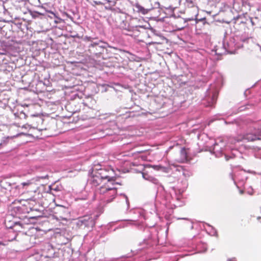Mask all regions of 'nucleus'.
I'll use <instances>...</instances> for the list:
<instances>
[{
  "label": "nucleus",
  "instance_id": "4",
  "mask_svg": "<svg viewBox=\"0 0 261 261\" xmlns=\"http://www.w3.org/2000/svg\"><path fill=\"white\" fill-rule=\"evenodd\" d=\"M116 25L122 30L130 31L131 29L127 24V21L124 20H120V17L119 14L115 15Z\"/></svg>",
  "mask_w": 261,
  "mask_h": 261
},
{
  "label": "nucleus",
  "instance_id": "10",
  "mask_svg": "<svg viewBox=\"0 0 261 261\" xmlns=\"http://www.w3.org/2000/svg\"><path fill=\"white\" fill-rule=\"evenodd\" d=\"M136 7L138 9V12L141 13L143 14H146L148 13V10L145 9L140 5H137Z\"/></svg>",
  "mask_w": 261,
  "mask_h": 261
},
{
  "label": "nucleus",
  "instance_id": "13",
  "mask_svg": "<svg viewBox=\"0 0 261 261\" xmlns=\"http://www.w3.org/2000/svg\"><path fill=\"white\" fill-rule=\"evenodd\" d=\"M31 184V182H30V181H28L27 182H24L21 184V185H22L23 187L28 186L30 185Z\"/></svg>",
  "mask_w": 261,
  "mask_h": 261
},
{
  "label": "nucleus",
  "instance_id": "5",
  "mask_svg": "<svg viewBox=\"0 0 261 261\" xmlns=\"http://www.w3.org/2000/svg\"><path fill=\"white\" fill-rule=\"evenodd\" d=\"M103 49L104 48L97 43H92L89 46V51L96 55L100 54Z\"/></svg>",
  "mask_w": 261,
  "mask_h": 261
},
{
  "label": "nucleus",
  "instance_id": "7",
  "mask_svg": "<svg viewBox=\"0 0 261 261\" xmlns=\"http://www.w3.org/2000/svg\"><path fill=\"white\" fill-rule=\"evenodd\" d=\"M112 184L115 185L116 184H118V183L115 182H107L105 183L103 185L101 186L99 188L98 192L99 194L105 196L112 187Z\"/></svg>",
  "mask_w": 261,
  "mask_h": 261
},
{
  "label": "nucleus",
  "instance_id": "18",
  "mask_svg": "<svg viewBox=\"0 0 261 261\" xmlns=\"http://www.w3.org/2000/svg\"><path fill=\"white\" fill-rule=\"evenodd\" d=\"M0 245H4L5 244L3 242H0Z\"/></svg>",
  "mask_w": 261,
  "mask_h": 261
},
{
  "label": "nucleus",
  "instance_id": "11",
  "mask_svg": "<svg viewBox=\"0 0 261 261\" xmlns=\"http://www.w3.org/2000/svg\"><path fill=\"white\" fill-rule=\"evenodd\" d=\"M198 22H201L203 24H208L206 21V18H201V19H198V20H196V22L198 23Z\"/></svg>",
  "mask_w": 261,
  "mask_h": 261
},
{
  "label": "nucleus",
  "instance_id": "16",
  "mask_svg": "<svg viewBox=\"0 0 261 261\" xmlns=\"http://www.w3.org/2000/svg\"><path fill=\"white\" fill-rule=\"evenodd\" d=\"M29 135H31V136H32L35 137V135H36V134H35L31 133V134H29Z\"/></svg>",
  "mask_w": 261,
  "mask_h": 261
},
{
  "label": "nucleus",
  "instance_id": "20",
  "mask_svg": "<svg viewBox=\"0 0 261 261\" xmlns=\"http://www.w3.org/2000/svg\"><path fill=\"white\" fill-rule=\"evenodd\" d=\"M2 140L0 139V146L2 145Z\"/></svg>",
  "mask_w": 261,
  "mask_h": 261
},
{
  "label": "nucleus",
  "instance_id": "1",
  "mask_svg": "<svg viewBox=\"0 0 261 261\" xmlns=\"http://www.w3.org/2000/svg\"><path fill=\"white\" fill-rule=\"evenodd\" d=\"M96 218L97 216L93 217L91 215L80 217L76 222V226L81 229L92 228L95 225Z\"/></svg>",
  "mask_w": 261,
  "mask_h": 261
},
{
  "label": "nucleus",
  "instance_id": "9",
  "mask_svg": "<svg viewBox=\"0 0 261 261\" xmlns=\"http://www.w3.org/2000/svg\"><path fill=\"white\" fill-rule=\"evenodd\" d=\"M102 181V180L101 178L99 175H98V173L97 171H95L94 173H93L91 179L92 184L94 186H97L101 184Z\"/></svg>",
  "mask_w": 261,
  "mask_h": 261
},
{
  "label": "nucleus",
  "instance_id": "12",
  "mask_svg": "<svg viewBox=\"0 0 261 261\" xmlns=\"http://www.w3.org/2000/svg\"><path fill=\"white\" fill-rule=\"evenodd\" d=\"M36 129L39 130V131H41V130H46L47 128L46 127H41V126H39V125H37L36 127Z\"/></svg>",
  "mask_w": 261,
  "mask_h": 261
},
{
  "label": "nucleus",
  "instance_id": "2",
  "mask_svg": "<svg viewBox=\"0 0 261 261\" xmlns=\"http://www.w3.org/2000/svg\"><path fill=\"white\" fill-rule=\"evenodd\" d=\"M184 6L186 8L187 13L190 15L189 20L196 19L198 13V8L192 0H185Z\"/></svg>",
  "mask_w": 261,
  "mask_h": 261
},
{
  "label": "nucleus",
  "instance_id": "17",
  "mask_svg": "<svg viewBox=\"0 0 261 261\" xmlns=\"http://www.w3.org/2000/svg\"><path fill=\"white\" fill-rule=\"evenodd\" d=\"M31 129H32V130H34L35 129V127H33L32 128H30V130Z\"/></svg>",
  "mask_w": 261,
  "mask_h": 261
},
{
  "label": "nucleus",
  "instance_id": "6",
  "mask_svg": "<svg viewBox=\"0 0 261 261\" xmlns=\"http://www.w3.org/2000/svg\"><path fill=\"white\" fill-rule=\"evenodd\" d=\"M112 187L105 195V198H107V201L108 202H111L115 198L117 193V188H116L113 184H112Z\"/></svg>",
  "mask_w": 261,
  "mask_h": 261
},
{
  "label": "nucleus",
  "instance_id": "8",
  "mask_svg": "<svg viewBox=\"0 0 261 261\" xmlns=\"http://www.w3.org/2000/svg\"><path fill=\"white\" fill-rule=\"evenodd\" d=\"M178 163H185L188 161V155L186 149L183 147L180 151V156L176 159Z\"/></svg>",
  "mask_w": 261,
  "mask_h": 261
},
{
  "label": "nucleus",
  "instance_id": "3",
  "mask_svg": "<svg viewBox=\"0 0 261 261\" xmlns=\"http://www.w3.org/2000/svg\"><path fill=\"white\" fill-rule=\"evenodd\" d=\"M98 175L100 176L102 180L107 179V182H115L116 178L115 176H112V170H108L105 169H100L97 170Z\"/></svg>",
  "mask_w": 261,
  "mask_h": 261
},
{
  "label": "nucleus",
  "instance_id": "15",
  "mask_svg": "<svg viewBox=\"0 0 261 261\" xmlns=\"http://www.w3.org/2000/svg\"><path fill=\"white\" fill-rule=\"evenodd\" d=\"M35 121L36 122H38V123L40 122L42 123L43 122V120L41 118H38Z\"/></svg>",
  "mask_w": 261,
  "mask_h": 261
},
{
  "label": "nucleus",
  "instance_id": "14",
  "mask_svg": "<svg viewBox=\"0 0 261 261\" xmlns=\"http://www.w3.org/2000/svg\"><path fill=\"white\" fill-rule=\"evenodd\" d=\"M37 178L39 179H46V178H48V175H45L44 176L38 177Z\"/></svg>",
  "mask_w": 261,
  "mask_h": 261
},
{
  "label": "nucleus",
  "instance_id": "19",
  "mask_svg": "<svg viewBox=\"0 0 261 261\" xmlns=\"http://www.w3.org/2000/svg\"><path fill=\"white\" fill-rule=\"evenodd\" d=\"M143 152V151H142V150H141V151H137V152H138V153H141V152Z\"/></svg>",
  "mask_w": 261,
  "mask_h": 261
}]
</instances>
